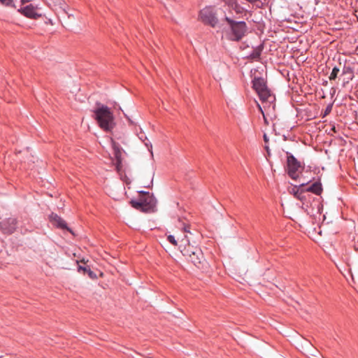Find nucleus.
I'll list each match as a JSON object with an SVG mask.
<instances>
[{"label": "nucleus", "instance_id": "obj_1", "mask_svg": "<svg viewBox=\"0 0 358 358\" xmlns=\"http://www.w3.org/2000/svg\"><path fill=\"white\" fill-rule=\"evenodd\" d=\"M223 21L227 23L224 31L228 40L239 42L246 36L248 27L245 22L237 21L228 16H225Z\"/></svg>", "mask_w": 358, "mask_h": 358}, {"label": "nucleus", "instance_id": "obj_2", "mask_svg": "<svg viewBox=\"0 0 358 358\" xmlns=\"http://www.w3.org/2000/svg\"><path fill=\"white\" fill-rule=\"evenodd\" d=\"M97 107L94 110V119L99 126L105 131H110L115 127L114 116L110 109L100 103H96Z\"/></svg>", "mask_w": 358, "mask_h": 358}, {"label": "nucleus", "instance_id": "obj_3", "mask_svg": "<svg viewBox=\"0 0 358 358\" xmlns=\"http://www.w3.org/2000/svg\"><path fill=\"white\" fill-rule=\"evenodd\" d=\"M131 206L143 213L155 212L157 201L152 194L149 192L139 191L138 199H131L129 201Z\"/></svg>", "mask_w": 358, "mask_h": 358}, {"label": "nucleus", "instance_id": "obj_4", "mask_svg": "<svg viewBox=\"0 0 358 358\" xmlns=\"http://www.w3.org/2000/svg\"><path fill=\"white\" fill-rule=\"evenodd\" d=\"M181 252L198 268L206 270L208 268V263L204 259L200 249L188 244L184 247Z\"/></svg>", "mask_w": 358, "mask_h": 358}, {"label": "nucleus", "instance_id": "obj_5", "mask_svg": "<svg viewBox=\"0 0 358 358\" xmlns=\"http://www.w3.org/2000/svg\"><path fill=\"white\" fill-rule=\"evenodd\" d=\"M287 162L285 171L293 180H297L299 177V173H301L304 169L305 165L299 162L293 155L289 152H286Z\"/></svg>", "mask_w": 358, "mask_h": 358}, {"label": "nucleus", "instance_id": "obj_6", "mask_svg": "<svg viewBox=\"0 0 358 358\" xmlns=\"http://www.w3.org/2000/svg\"><path fill=\"white\" fill-rule=\"evenodd\" d=\"M199 17L204 24L213 28L218 24L217 13L213 6H206L201 10Z\"/></svg>", "mask_w": 358, "mask_h": 358}, {"label": "nucleus", "instance_id": "obj_7", "mask_svg": "<svg viewBox=\"0 0 358 358\" xmlns=\"http://www.w3.org/2000/svg\"><path fill=\"white\" fill-rule=\"evenodd\" d=\"M17 11L24 17L32 20H37L43 16L41 8L32 3L22 6Z\"/></svg>", "mask_w": 358, "mask_h": 358}, {"label": "nucleus", "instance_id": "obj_8", "mask_svg": "<svg viewBox=\"0 0 358 358\" xmlns=\"http://www.w3.org/2000/svg\"><path fill=\"white\" fill-rule=\"evenodd\" d=\"M112 148L113 155L115 159V169L116 171L120 174L122 170V152L124 150L120 144L112 139Z\"/></svg>", "mask_w": 358, "mask_h": 358}, {"label": "nucleus", "instance_id": "obj_9", "mask_svg": "<svg viewBox=\"0 0 358 358\" xmlns=\"http://www.w3.org/2000/svg\"><path fill=\"white\" fill-rule=\"evenodd\" d=\"M257 94L260 100L262 101V103H265L267 105L264 106L265 110L266 107H268V108L272 107V108L274 110L275 104L273 103V102L275 100V97L273 94H271L270 90L268 87L263 90L262 92H259V93H257Z\"/></svg>", "mask_w": 358, "mask_h": 358}, {"label": "nucleus", "instance_id": "obj_10", "mask_svg": "<svg viewBox=\"0 0 358 358\" xmlns=\"http://www.w3.org/2000/svg\"><path fill=\"white\" fill-rule=\"evenodd\" d=\"M354 76L353 68L345 65L339 77V80L342 81V86L345 87L354 78Z\"/></svg>", "mask_w": 358, "mask_h": 358}, {"label": "nucleus", "instance_id": "obj_11", "mask_svg": "<svg viewBox=\"0 0 358 358\" xmlns=\"http://www.w3.org/2000/svg\"><path fill=\"white\" fill-rule=\"evenodd\" d=\"M341 260L343 263H335L336 267L343 274L345 271H347L349 274H350L352 280H354V275L350 267L349 257L348 255H344L341 257Z\"/></svg>", "mask_w": 358, "mask_h": 358}, {"label": "nucleus", "instance_id": "obj_12", "mask_svg": "<svg viewBox=\"0 0 358 358\" xmlns=\"http://www.w3.org/2000/svg\"><path fill=\"white\" fill-rule=\"evenodd\" d=\"M306 227L303 229L304 233H307L308 236L313 239H316L322 236V230L321 225H305Z\"/></svg>", "mask_w": 358, "mask_h": 358}, {"label": "nucleus", "instance_id": "obj_13", "mask_svg": "<svg viewBox=\"0 0 358 358\" xmlns=\"http://www.w3.org/2000/svg\"><path fill=\"white\" fill-rule=\"evenodd\" d=\"M308 183L309 182H307L306 183H301L299 185H294L292 187V192L296 199L301 201L305 199L304 194L307 192L306 191H305V189L306 187L308 185Z\"/></svg>", "mask_w": 358, "mask_h": 358}, {"label": "nucleus", "instance_id": "obj_14", "mask_svg": "<svg viewBox=\"0 0 358 358\" xmlns=\"http://www.w3.org/2000/svg\"><path fill=\"white\" fill-rule=\"evenodd\" d=\"M48 5L53 10H60L67 14L66 11V4L64 0H46Z\"/></svg>", "mask_w": 358, "mask_h": 358}, {"label": "nucleus", "instance_id": "obj_15", "mask_svg": "<svg viewBox=\"0 0 358 358\" xmlns=\"http://www.w3.org/2000/svg\"><path fill=\"white\" fill-rule=\"evenodd\" d=\"M307 192H311L315 194V195L320 196L323 192V188L320 180L315 181L310 185L306 187V189Z\"/></svg>", "mask_w": 358, "mask_h": 358}, {"label": "nucleus", "instance_id": "obj_16", "mask_svg": "<svg viewBox=\"0 0 358 358\" xmlns=\"http://www.w3.org/2000/svg\"><path fill=\"white\" fill-rule=\"evenodd\" d=\"M267 87L266 82L263 78L260 77H255L252 80V88L255 90L257 93L262 92L263 90L266 89Z\"/></svg>", "mask_w": 358, "mask_h": 358}, {"label": "nucleus", "instance_id": "obj_17", "mask_svg": "<svg viewBox=\"0 0 358 358\" xmlns=\"http://www.w3.org/2000/svg\"><path fill=\"white\" fill-rule=\"evenodd\" d=\"M263 49L264 44L262 43L253 49L252 52L250 54L249 57L252 59L259 61L260 59V57L263 51Z\"/></svg>", "mask_w": 358, "mask_h": 358}, {"label": "nucleus", "instance_id": "obj_18", "mask_svg": "<svg viewBox=\"0 0 358 358\" xmlns=\"http://www.w3.org/2000/svg\"><path fill=\"white\" fill-rule=\"evenodd\" d=\"M48 219H49V221L50 222H52V224H66L65 222V221L60 216H59L58 215H57L56 213H52L49 215Z\"/></svg>", "mask_w": 358, "mask_h": 358}, {"label": "nucleus", "instance_id": "obj_19", "mask_svg": "<svg viewBox=\"0 0 358 358\" xmlns=\"http://www.w3.org/2000/svg\"><path fill=\"white\" fill-rule=\"evenodd\" d=\"M1 230L4 234H12L15 231L14 225H1Z\"/></svg>", "mask_w": 358, "mask_h": 358}, {"label": "nucleus", "instance_id": "obj_20", "mask_svg": "<svg viewBox=\"0 0 358 358\" xmlns=\"http://www.w3.org/2000/svg\"><path fill=\"white\" fill-rule=\"evenodd\" d=\"M340 73V69L337 66H334L332 71L329 77L330 80H334L338 78V75Z\"/></svg>", "mask_w": 358, "mask_h": 358}, {"label": "nucleus", "instance_id": "obj_21", "mask_svg": "<svg viewBox=\"0 0 358 358\" xmlns=\"http://www.w3.org/2000/svg\"><path fill=\"white\" fill-rule=\"evenodd\" d=\"M14 1L15 0H0V3L6 7L16 8Z\"/></svg>", "mask_w": 358, "mask_h": 358}, {"label": "nucleus", "instance_id": "obj_22", "mask_svg": "<svg viewBox=\"0 0 358 358\" xmlns=\"http://www.w3.org/2000/svg\"><path fill=\"white\" fill-rule=\"evenodd\" d=\"M232 8L236 14H241L244 10V8L242 6H241L237 1L234 2V6H232Z\"/></svg>", "mask_w": 358, "mask_h": 358}, {"label": "nucleus", "instance_id": "obj_23", "mask_svg": "<svg viewBox=\"0 0 358 358\" xmlns=\"http://www.w3.org/2000/svg\"><path fill=\"white\" fill-rule=\"evenodd\" d=\"M331 110H332V104H329L326 107V108H325V110L324 111V114H323L322 117H324L328 115L331 113Z\"/></svg>", "mask_w": 358, "mask_h": 358}, {"label": "nucleus", "instance_id": "obj_24", "mask_svg": "<svg viewBox=\"0 0 358 358\" xmlns=\"http://www.w3.org/2000/svg\"><path fill=\"white\" fill-rule=\"evenodd\" d=\"M168 240H169V242H170L171 243H172L173 245H177V241H176V240L175 239V236H173V235H169V236H168Z\"/></svg>", "mask_w": 358, "mask_h": 358}, {"label": "nucleus", "instance_id": "obj_25", "mask_svg": "<svg viewBox=\"0 0 358 358\" xmlns=\"http://www.w3.org/2000/svg\"><path fill=\"white\" fill-rule=\"evenodd\" d=\"M57 226L61 227L62 229H66V230L69 231L71 233H72L73 234H74L72 232V231L67 227V225L62 224V225H57Z\"/></svg>", "mask_w": 358, "mask_h": 358}, {"label": "nucleus", "instance_id": "obj_26", "mask_svg": "<svg viewBox=\"0 0 358 358\" xmlns=\"http://www.w3.org/2000/svg\"><path fill=\"white\" fill-rule=\"evenodd\" d=\"M78 269H79L80 271V270H83L84 272H85V271H88V269H87V267H83V266H79ZM92 273V271H90L89 270V274H90V275H91Z\"/></svg>", "mask_w": 358, "mask_h": 358}, {"label": "nucleus", "instance_id": "obj_27", "mask_svg": "<svg viewBox=\"0 0 358 358\" xmlns=\"http://www.w3.org/2000/svg\"><path fill=\"white\" fill-rule=\"evenodd\" d=\"M30 2H31V0H20V3H21L22 6H24Z\"/></svg>", "mask_w": 358, "mask_h": 358}, {"label": "nucleus", "instance_id": "obj_28", "mask_svg": "<svg viewBox=\"0 0 358 358\" xmlns=\"http://www.w3.org/2000/svg\"><path fill=\"white\" fill-rule=\"evenodd\" d=\"M145 145L147 146V148H148L149 151L151 152V154L152 155V145L151 144H148V143H145Z\"/></svg>", "mask_w": 358, "mask_h": 358}, {"label": "nucleus", "instance_id": "obj_29", "mask_svg": "<svg viewBox=\"0 0 358 358\" xmlns=\"http://www.w3.org/2000/svg\"><path fill=\"white\" fill-rule=\"evenodd\" d=\"M263 138H264V141L266 143L268 142V138L266 134H264Z\"/></svg>", "mask_w": 358, "mask_h": 358}, {"label": "nucleus", "instance_id": "obj_30", "mask_svg": "<svg viewBox=\"0 0 358 358\" xmlns=\"http://www.w3.org/2000/svg\"><path fill=\"white\" fill-rule=\"evenodd\" d=\"M264 148H265V150H266V152H267L268 155H270V150H269L268 146L266 145L264 146Z\"/></svg>", "mask_w": 358, "mask_h": 358}, {"label": "nucleus", "instance_id": "obj_31", "mask_svg": "<svg viewBox=\"0 0 358 358\" xmlns=\"http://www.w3.org/2000/svg\"><path fill=\"white\" fill-rule=\"evenodd\" d=\"M258 107H259V109L260 112L262 113V114L263 115H264V113L262 108L259 104H258Z\"/></svg>", "mask_w": 358, "mask_h": 358}, {"label": "nucleus", "instance_id": "obj_32", "mask_svg": "<svg viewBox=\"0 0 358 358\" xmlns=\"http://www.w3.org/2000/svg\"><path fill=\"white\" fill-rule=\"evenodd\" d=\"M263 117H264V123H265L266 124H268V120H267L266 117H265V115H263Z\"/></svg>", "mask_w": 358, "mask_h": 358}, {"label": "nucleus", "instance_id": "obj_33", "mask_svg": "<svg viewBox=\"0 0 358 358\" xmlns=\"http://www.w3.org/2000/svg\"><path fill=\"white\" fill-rule=\"evenodd\" d=\"M152 180L150 182V185L145 186V187L150 188V187H152Z\"/></svg>", "mask_w": 358, "mask_h": 358}, {"label": "nucleus", "instance_id": "obj_34", "mask_svg": "<svg viewBox=\"0 0 358 358\" xmlns=\"http://www.w3.org/2000/svg\"><path fill=\"white\" fill-rule=\"evenodd\" d=\"M300 227H301L302 229H301L302 231H303V229H305L304 227H302V225H300Z\"/></svg>", "mask_w": 358, "mask_h": 358}, {"label": "nucleus", "instance_id": "obj_35", "mask_svg": "<svg viewBox=\"0 0 358 358\" xmlns=\"http://www.w3.org/2000/svg\"><path fill=\"white\" fill-rule=\"evenodd\" d=\"M80 261H81L82 262H85L84 259H81Z\"/></svg>", "mask_w": 358, "mask_h": 358}, {"label": "nucleus", "instance_id": "obj_36", "mask_svg": "<svg viewBox=\"0 0 358 358\" xmlns=\"http://www.w3.org/2000/svg\"><path fill=\"white\" fill-rule=\"evenodd\" d=\"M357 230H358V228H357Z\"/></svg>", "mask_w": 358, "mask_h": 358}]
</instances>
